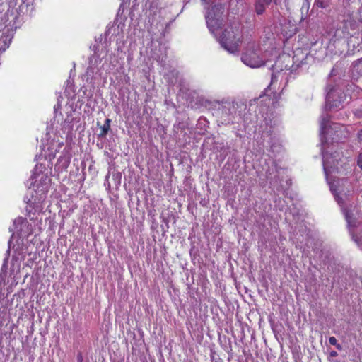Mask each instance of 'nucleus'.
Instances as JSON below:
<instances>
[{"mask_svg": "<svg viewBox=\"0 0 362 362\" xmlns=\"http://www.w3.org/2000/svg\"><path fill=\"white\" fill-rule=\"evenodd\" d=\"M86 92H87V90H83V94H84V95H86L88 98H91V97L93 96V94H92L90 92H89V93H88V94H86Z\"/></svg>", "mask_w": 362, "mask_h": 362, "instance_id": "4be33fe9", "label": "nucleus"}, {"mask_svg": "<svg viewBox=\"0 0 362 362\" xmlns=\"http://www.w3.org/2000/svg\"><path fill=\"white\" fill-rule=\"evenodd\" d=\"M315 4L322 8H325L328 6V0H315Z\"/></svg>", "mask_w": 362, "mask_h": 362, "instance_id": "f3484780", "label": "nucleus"}, {"mask_svg": "<svg viewBox=\"0 0 362 362\" xmlns=\"http://www.w3.org/2000/svg\"><path fill=\"white\" fill-rule=\"evenodd\" d=\"M339 92L340 91L339 90L333 88L330 89L327 92L326 96V103L327 105H329V108H340V106L341 105V103L344 101V96L340 95L339 96V99H335V96L338 95L339 94Z\"/></svg>", "mask_w": 362, "mask_h": 362, "instance_id": "6e6552de", "label": "nucleus"}, {"mask_svg": "<svg viewBox=\"0 0 362 362\" xmlns=\"http://www.w3.org/2000/svg\"><path fill=\"white\" fill-rule=\"evenodd\" d=\"M343 21L344 28L341 37H346L349 35V28L354 30L358 28L360 24H362V6L358 9L355 15L351 13L349 11H346Z\"/></svg>", "mask_w": 362, "mask_h": 362, "instance_id": "39448f33", "label": "nucleus"}, {"mask_svg": "<svg viewBox=\"0 0 362 362\" xmlns=\"http://www.w3.org/2000/svg\"><path fill=\"white\" fill-rule=\"evenodd\" d=\"M13 233L12 234V235H11V238H13ZM11 243V239H10V240H9V241H8V250H7V253H9Z\"/></svg>", "mask_w": 362, "mask_h": 362, "instance_id": "5701e85b", "label": "nucleus"}, {"mask_svg": "<svg viewBox=\"0 0 362 362\" xmlns=\"http://www.w3.org/2000/svg\"><path fill=\"white\" fill-rule=\"evenodd\" d=\"M329 115L327 113H322L320 117V138L322 142V163L323 169L326 177L333 172L339 160L341 159V153L335 151L334 154L329 153L328 151H325L326 141H324L325 135L332 136V130L337 129L338 124H333V127L327 129L329 122Z\"/></svg>", "mask_w": 362, "mask_h": 362, "instance_id": "f257e3e1", "label": "nucleus"}, {"mask_svg": "<svg viewBox=\"0 0 362 362\" xmlns=\"http://www.w3.org/2000/svg\"><path fill=\"white\" fill-rule=\"evenodd\" d=\"M110 120L109 119H107L105 121V124H103V126L101 127V133L100 135L102 136L106 135L107 134L108 131L110 130Z\"/></svg>", "mask_w": 362, "mask_h": 362, "instance_id": "4468645a", "label": "nucleus"}, {"mask_svg": "<svg viewBox=\"0 0 362 362\" xmlns=\"http://www.w3.org/2000/svg\"><path fill=\"white\" fill-rule=\"evenodd\" d=\"M202 1L206 4H210L213 1V0H202Z\"/></svg>", "mask_w": 362, "mask_h": 362, "instance_id": "a878e982", "label": "nucleus"}, {"mask_svg": "<svg viewBox=\"0 0 362 362\" xmlns=\"http://www.w3.org/2000/svg\"><path fill=\"white\" fill-rule=\"evenodd\" d=\"M224 8L221 4L215 5L210 8L206 15V21L209 31L214 34L221 28L223 18Z\"/></svg>", "mask_w": 362, "mask_h": 362, "instance_id": "20e7f679", "label": "nucleus"}, {"mask_svg": "<svg viewBox=\"0 0 362 362\" xmlns=\"http://www.w3.org/2000/svg\"><path fill=\"white\" fill-rule=\"evenodd\" d=\"M31 185H35L39 180L42 182V189H40V187L37 185V189L42 192L43 193L47 192L50 180L46 175L34 172L31 176Z\"/></svg>", "mask_w": 362, "mask_h": 362, "instance_id": "1a4fd4ad", "label": "nucleus"}, {"mask_svg": "<svg viewBox=\"0 0 362 362\" xmlns=\"http://www.w3.org/2000/svg\"><path fill=\"white\" fill-rule=\"evenodd\" d=\"M353 69L358 74H362V59H358L354 63Z\"/></svg>", "mask_w": 362, "mask_h": 362, "instance_id": "2eb2a0df", "label": "nucleus"}, {"mask_svg": "<svg viewBox=\"0 0 362 362\" xmlns=\"http://www.w3.org/2000/svg\"><path fill=\"white\" fill-rule=\"evenodd\" d=\"M48 156H49V159L54 158L56 156V154H55V153H53L52 151H50V153L48 154Z\"/></svg>", "mask_w": 362, "mask_h": 362, "instance_id": "412c9836", "label": "nucleus"}, {"mask_svg": "<svg viewBox=\"0 0 362 362\" xmlns=\"http://www.w3.org/2000/svg\"><path fill=\"white\" fill-rule=\"evenodd\" d=\"M329 187L330 190L332 192L333 195L334 196L335 200L337 202V203L342 206L343 201L342 198L339 197L336 185L333 183H329Z\"/></svg>", "mask_w": 362, "mask_h": 362, "instance_id": "f8f14e48", "label": "nucleus"}, {"mask_svg": "<svg viewBox=\"0 0 362 362\" xmlns=\"http://www.w3.org/2000/svg\"><path fill=\"white\" fill-rule=\"evenodd\" d=\"M70 163V156L68 154V151L62 152V155L59 157L57 162L55 165V168H57L59 171H62L66 170Z\"/></svg>", "mask_w": 362, "mask_h": 362, "instance_id": "9d476101", "label": "nucleus"}, {"mask_svg": "<svg viewBox=\"0 0 362 362\" xmlns=\"http://www.w3.org/2000/svg\"><path fill=\"white\" fill-rule=\"evenodd\" d=\"M276 76L274 75H272V82L271 83H273L274 81H276Z\"/></svg>", "mask_w": 362, "mask_h": 362, "instance_id": "393cba45", "label": "nucleus"}, {"mask_svg": "<svg viewBox=\"0 0 362 362\" xmlns=\"http://www.w3.org/2000/svg\"><path fill=\"white\" fill-rule=\"evenodd\" d=\"M62 145H63L62 144H58V148H62Z\"/></svg>", "mask_w": 362, "mask_h": 362, "instance_id": "bb28decb", "label": "nucleus"}, {"mask_svg": "<svg viewBox=\"0 0 362 362\" xmlns=\"http://www.w3.org/2000/svg\"><path fill=\"white\" fill-rule=\"evenodd\" d=\"M294 33H295V30H293L291 34H289L288 37H291Z\"/></svg>", "mask_w": 362, "mask_h": 362, "instance_id": "cd10ccee", "label": "nucleus"}, {"mask_svg": "<svg viewBox=\"0 0 362 362\" xmlns=\"http://www.w3.org/2000/svg\"><path fill=\"white\" fill-rule=\"evenodd\" d=\"M354 114L358 118L362 119V105L354 110Z\"/></svg>", "mask_w": 362, "mask_h": 362, "instance_id": "a211bd4d", "label": "nucleus"}, {"mask_svg": "<svg viewBox=\"0 0 362 362\" xmlns=\"http://www.w3.org/2000/svg\"><path fill=\"white\" fill-rule=\"evenodd\" d=\"M343 214L346 220L349 228L350 229L351 227H355V221L351 216L350 213L347 210L343 209Z\"/></svg>", "mask_w": 362, "mask_h": 362, "instance_id": "ddd939ff", "label": "nucleus"}, {"mask_svg": "<svg viewBox=\"0 0 362 362\" xmlns=\"http://www.w3.org/2000/svg\"><path fill=\"white\" fill-rule=\"evenodd\" d=\"M28 204H29V203H31V200H30V199H28Z\"/></svg>", "mask_w": 362, "mask_h": 362, "instance_id": "c756f323", "label": "nucleus"}, {"mask_svg": "<svg viewBox=\"0 0 362 362\" xmlns=\"http://www.w3.org/2000/svg\"><path fill=\"white\" fill-rule=\"evenodd\" d=\"M242 62L251 68H258L264 64V60L261 56V50L254 46L247 49L241 57Z\"/></svg>", "mask_w": 362, "mask_h": 362, "instance_id": "423d86ee", "label": "nucleus"}, {"mask_svg": "<svg viewBox=\"0 0 362 362\" xmlns=\"http://www.w3.org/2000/svg\"><path fill=\"white\" fill-rule=\"evenodd\" d=\"M358 166L362 170V151L359 153L357 160Z\"/></svg>", "mask_w": 362, "mask_h": 362, "instance_id": "6ab92c4d", "label": "nucleus"}, {"mask_svg": "<svg viewBox=\"0 0 362 362\" xmlns=\"http://www.w3.org/2000/svg\"><path fill=\"white\" fill-rule=\"evenodd\" d=\"M218 41L221 47L230 54L239 52V46L242 42L241 27L238 22L228 25L219 37Z\"/></svg>", "mask_w": 362, "mask_h": 362, "instance_id": "f03ea898", "label": "nucleus"}, {"mask_svg": "<svg viewBox=\"0 0 362 362\" xmlns=\"http://www.w3.org/2000/svg\"><path fill=\"white\" fill-rule=\"evenodd\" d=\"M246 110V105L233 101H222L219 104L217 114L223 124L239 123L243 119V112Z\"/></svg>", "mask_w": 362, "mask_h": 362, "instance_id": "7ed1b4c3", "label": "nucleus"}, {"mask_svg": "<svg viewBox=\"0 0 362 362\" xmlns=\"http://www.w3.org/2000/svg\"><path fill=\"white\" fill-rule=\"evenodd\" d=\"M11 42V37L8 32H3L0 34V52H4Z\"/></svg>", "mask_w": 362, "mask_h": 362, "instance_id": "9b49d317", "label": "nucleus"}, {"mask_svg": "<svg viewBox=\"0 0 362 362\" xmlns=\"http://www.w3.org/2000/svg\"><path fill=\"white\" fill-rule=\"evenodd\" d=\"M330 355H331L332 356H333V357H335V356H337V353L336 351H332V352L330 353Z\"/></svg>", "mask_w": 362, "mask_h": 362, "instance_id": "b1692460", "label": "nucleus"}, {"mask_svg": "<svg viewBox=\"0 0 362 362\" xmlns=\"http://www.w3.org/2000/svg\"><path fill=\"white\" fill-rule=\"evenodd\" d=\"M329 342L331 345L335 346L338 350H341V345L337 343V340L334 337H330L329 338Z\"/></svg>", "mask_w": 362, "mask_h": 362, "instance_id": "dca6fc26", "label": "nucleus"}, {"mask_svg": "<svg viewBox=\"0 0 362 362\" xmlns=\"http://www.w3.org/2000/svg\"><path fill=\"white\" fill-rule=\"evenodd\" d=\"M171 84H173L174 82L173 81H169Z\"/></svg>", "mask_w": 362, "mask_h": 362, "instance_id": "c85d7f7f", "label": "nucleus"}, {"mask_svg": "<svg viewBox=\"0 0 362 362\" xmlns=\"http://www.w3.org/2000/svg\"><path fill=\"white\" fill-rule=\"evenodd\" d=\"M357 136L360 141H362V129L358 132Z\"/></svg>", "mask_w": 362, "mask_h": 362, "instance_id": "aec40b11", "label": "nucleus"}, {"mask_svg": "<svg viewBox=\"0 0 362 362\" xmlns=\"http://www.w3.org/2000/svg\"><path fill=\"white\" fill-rule=\"evenodd\" d=\"M9 231H16L19 235L24 237L31 233L28 221L23 217H18L13 221V226L9 228Z\"/></svg>", "mask_w": 362, "mask_h": 362, "instance_id": "0eeeda50", "label": "nucleus"}]
</instances>
